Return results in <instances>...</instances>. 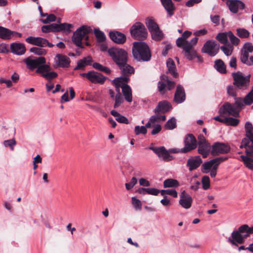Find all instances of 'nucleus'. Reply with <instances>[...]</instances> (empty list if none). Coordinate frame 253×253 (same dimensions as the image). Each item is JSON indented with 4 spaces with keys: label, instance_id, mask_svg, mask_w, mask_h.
<instances>
[{
    "label": "nucleus",
    "instance_id": "nucleus-7",
    "mask_svg": "<svg viewBox=\"0 0 253 253\" xmlns=\"http://www.w3.org/2000/svg\"><path fill=\"white\" fill-rule=\"evenodd\" d=\"M80 75L82 77L86 78L93 84H103L107 79V77L104 76L101 73L94 71H90L87 73H81Z\"/></svg>",
    "mask_w": 253,
    "mask_h": 253
},
{
    "label": "nucleus",
    "instance_id": "nucleus-54",
    "mask_svg": "<svg viewBox=\"0 0 253 253\" xmlns=\"http://www.w3.org/2000/svg\"><path fill=\"white\" fill-rule=\"evenodd\" d=\"M237 35L241 38H247L250 36L248 30L244 28H238L237 29Z\"/></svg>",
    "mask_w": 253,
    "mask_h": 253
},
{
    "label": "nucleus",
    "instance_id": "nucleus-60",
    "mask_svg": "<svg viewBox=\"0 0 253 253\" xmlns=\"http://www.w3.org/2000/svg\"><path fill=\"white\" fill-rule=\"evenodd\" d=\"M46 18L45 19H42L41 21L44 24H47L51 22H54L56 20V16L53 14H51L49 15H47Z\"/></svg>",
    "mask_w": 253,
    "mask_h": 253
},
{
    "label": "nucleus",
    "instance_id": "nucleus-36",
    "mask_svg": "<svg viewBox=\"0 0 253 253\" xmlns=\"http://www.w3.org/2000/svg\"><path fill=\"white\" fill-rule=\"evenodd\" d=\"M73 27V25L71 24L67 23L58 24V32H61L63 33H70L72 32L71 28Z\"/></svg>",
    "mask_w": 253,
    "mask_h": 253
},
{
    "label": "nucleus",
    "instance_id": "nucleus-11",
    "mask_svg": "<svg viewBox=\"0 0 253 253\" xmlns=\"http://www.w3.org/2000/svg\"><path fill=\"white\" fill-rule=\"evenodd\" d=\"M232 76L234 80L233 84L236 88L242 90H245L248 88L249 84L243 79V76L241 72L238 71L236 73H233Z\"/></svg>",
    "mask_w": 253,
    "mask_h": 253
},
{
    "label": "nucleus",
    "instance_id": "nucleus-51",
    "mask_svg": "<svg viewBox=\"0 0 253 253\" xmlns=\"http://www.w3.org/2000/svg\"><path fill=\"white\" fill-rule=\"evenodd\" d=\"M161 195L162 196H166V195H169L172 196L174 198H176L177 197V192L174 189H167V190H160Z\"/></svg>",
    "mask_w": 253,
    "mask_h": 253
},
{
    "label": "nucleus",
    "instance_id": "nucleus-59",
    "mask_svg": "<svg viewBox=\"0 0 253 253\" xmlns=\"http://www.w3.org/2000/svg\"><path fill=\"white\" fill-rule=\"evenodd\" d=\"M134 131L136 135H139L140 134H146L147 132V130L143 126H136L134 127Z\"/></svg>",
    "mask_w": 253,
    "mask_h": 253
},
{
    "label": "nucleus",
    "instance_id": "nucleus-16",
    "mask_svg": "<svg viewBox=\"0 0 253 253\" xmlns=\"http://www.w3.org/2000/svg\"><path fill=\"white\" fill-rule=\"evenodd\" d=\"M172 108L171 104L167 100L160 101L154 110L156 114H164L169 111Z\"/></svg>",
    "mask_w": 253,
    "mask_h": 253
},
{
    "label": "nucleus",
    "instance_id": "nucleus-62",
    "mask_svg": "<svg viewBox=\"0 0 253 253\" xmlns=\"http://www.w3.org/2000/svg\"><path fill=\"white\" fill-rule=\"evenodd\" d=\"M131 200L132 204L135 209H140L141 208V201L139 199L133 197L131 198Z\"/></svg>",
    "mask_w": 253,
    "mask_h": 253
},
{
    "label": "nucleus",
    "instance_id": "nucleus-34",
    "mask_svg": "<svg viewBox=\"0 0 253 253\" xmlns=\"http://www.w3.org/2000/svg\"><path fill=\"white\" fill-rule=\"evenodd\" d=\"M122 90L125 100L128 102H132V91L130 86L129 85H126L122 87Z\"/></svg>",
    "mask_w": 253,
    "mask_h": 253
},
{
    "label": "nucleus",
    "instance_id": "nucleus-61",
    "mask_svg": "<svg viewBox=\"0 0 253 253\" xmlns=\"http://www.w3.org/2000/svg\"><path fill=\"white\" fill-rule=\"evenodd\" d=\"M187 42V41L182 39V38L180 37L176 40V43L178 47L182 48L183 49V47L186 45Z\"/></svg>",
    "mask_w": 253,
    "mask_h": 253
},
{
    "label": "nucleus",
    "instance_id": "nucleus-43",
    "mask_svg": "<svg viewBox=\"0 0 253 253\" xmlns=\"http://www.w3.org/2000/svg\"><path fill=\"white\" fill-rule=\"evenodd\" d=\"M215 163V162L214 159L211 160L208 162H205L202 165V169H203V170H202L203 172L205 173H207L208 172H209Z\"/></svg>",
    "mask_w": 253,
    "mask_h": 253
},
{
    "label": "nucleus",
    "instance_id": "nucleus-22",
    "mask_svg": "<svg viewBox=\"0 0 253 253\" xmlns=\"http://www.w3.org/2000/svg\"><path fill=\"white\" fill-rule=\"evenodd\" d=\"M241 148L244 147L247 155L253 158V142L248 138H243L242 141Z\"/></svg>",
    "mask_w": 253,
    "mask_h": 253
},
{
    "label": "nucleus",
    "instance_id": "nucleus-23",
    "mask_svg": "<svg viewBox=\"0 0 253 253\" xmlns=\"http://www.w3.org/2000/svg\"><path fill=\"white\" fill-rule=\"evenodd\" d=\"M241 148L244 147L247 155L253 158V142L248 138H243L242 141Z\"/></svg>",
    "mask_w": 253,
    "mask_h": 253
},
{
    "label": "nucleus",
    "instance_id": "nucleus-24",
    "mask_svg": "<svg viewBox=\"0 0 253 253\" xmlns=\"http://www.w3.org/2000/svg\"><path fill=\"white\" fill-rule=\"evenodd\" d=\"M11 52L16 55H21L26 51L25 45L22 43L13 42L10 45Z\"/></svg>",
    "mask_w": 253,
    "mask_h": 253
},
{
    "label": "nucleus",
    "instance_id": "nucleus-55",
    "mask_svg": "<svg viewBox=\"0 0 253 253\" xmlns=\"http://www.w3.org/2000/svg\"><path fill=\"white\" fill-rule=\"evenodd\" d=\"M235 102L233 105L239 110V111H241L242 108L244 106V99H243L241 97H236L234 98Z\"/></svg>",
    "mask_w": 253,
    "mask_h": 253
},
{
    "label": "nucleus",
    "instance_id": "nucleus-17",
    "mask_svg": "<svg viewBox=\"0 0 253 253\" xmlns=\"http://www.w3.org/2000/svg\"><path fill=\"white\" fill-rule=\"evenodd\" d=\"M109 37L114 42L122 44H124L126 40V35L117 31H113L109 32Z\"/></svg>",
    "mask_w": 253,
    "mask_h": 253
},
{
    "label": "nucleus",
    "instance_id": "nucleus-40",
    "mask_svg": "<svg viewBox=\"0 0 253 253\" xmlns=\"http://www.w3.org/2000/svg\"><path fill=\"white\" fill-rule=\"evenodd\" d=\"M150 33L151 34L152 39L156 41H161L164 37L163 33L160 29L159 27L158 29L153 31Z\"/></svg>",
    "mask_w": 253,
    "mask_h": 253
},
{
    "label": "nucleus",
    "instance_id": "nucleus-14",
    "mask_svg": "<svg viewBox=\"0 0 253 253\" xmlns=\"http://www.w3.org/2000/svg\"><path fill=\"white\" fill-rule=\"evenodd\" d=\"M193 199L191 196L185 191L181 192L180 195L179 204L181 207L185 209H188L191 207Z\"/></svg>",
    "mask_w": 253,
    "mask_h": 253
},
{
    "label": "nucleus",
    "instance_id": "nucleus-4",
    "mask_svg": "<svg viewBox=\"0 0 253 253\" xmlns=\"http://www.w3.org/2000/svg\"><path fill=\"white\" fill-rule=\"evenodd\" d=\"M108 52L117 66L122 65L128 61L127 52L123 48L111 47L108 49Z\"/></svg>",
    "mask_w": 253,
    "mask_h": 253
},
{
    "label": "nucleus",
    "instance_id": "nucleus-18",
    "mask_svg": "<svg viewBox=\"0 0 253 253\" xmlns=\"http://www.w3.org/2000/svg\"><path fill=\"white\" fill-rule=\"evenodd\" d=\"M203 160L200 156L191 157L187 160L186 166L189 170L191 171L199 168Z\"/></svg>",
    "mask_w": 253,
    "mask_h": 253
},
{
    "label": "nucleus",
    "instance_id": "nucleus-20",
    "mask_svg": "<svg viewBox=\"0 0 253 253\" xmlns=\"http://www.w3.org/2000/svg\"><path fill=\"white\" fill-rule=\"evenodd\" d=\"M198 153L201 155L203 158H207L211 153V146L209 142L202 143V144H197Z\"/></svg>",
    "mask_w": 253,
    "mask_h": 253
},
{
    "label": "nucleus",
    "instance_id": "nucleus-42",
    "mask_svg": "<svg viewBox=\"0 0 253 253\" xmlns=\"http://www.w3.org/2000/svg\"><path fill=\"white\" fill-rule=\"evenodd\" d=\"M228 32L218 33L216 36V39L222 44H227L228 42Z\"/></svg>",
    "mask_w": 253,
    "mask_h": 253
},
{
    "label": "nucleus",
    "instance_id": "nucleus-31",
    "mask_svg": "<svg viewBox=\"0 0 253 253\" xmlns=\"http://www.w3.org/2000/svg\"><path fill=\"white\" fill-rule=\"evenodd\" d=\"M161 2L169 16L173 15L175 7L171 0H161Z\"/></svg>",
    "mask_w": 253,
    "mask_h": 253
},
{
    "label": "nucleus",
    "instance_id": "nucleus-57",
    "mask_svg": "<svg viewBox=\"0 0 253 253\" xmlns=\"http://www.w3.org/2000/svg\"><path fill=\"white\" fill-rule=\"evenodd\" d=\"M237 89L236 87L233 85H229L227 87V94L234 98L237 97Z\"/></svg>",
    "mask_w": 253,
    "mask_h": 253
},
{
    "label": "nucleus",
    "instance_id": "nucleus-35",
    "mask_svg": "<svg viewBox=\"0 0 253 253\" xmlns=\"http://www.w3.org/2000/svg\"><path fill=\"white\" fill-rule=\"evenodd\" d=\"M246 137L253 142V126L251 123L247 122L245 125Z\"/></svg>",
    "mask_w": 253,
    "mask_h": 253
},
{
    "label": "nucleus",
    "instance_id": "nucleus-10",
    "mask_svg": "<svg viewBox=\"0 0 253 253\" xmlns=\"http://www.w3.org/2000/svg\"><path fill=\"white\" fill-rule=\"evenodd\" d=\"M230 150L231 148L228 144L216 142L211 145V154L212 156H217L219 154H227Z\"/></svg>",
    "mask_w": 253,
    "mask_h": 253
},
{
    "label": "nucleus",
    "instance_id": "nucleus-63",
    "mask_svg": "<svg viewBox=\"0 0 253 253\" xmlns=\"http://www.w3.org/2000/svg\"><path fill=\"white\" fill-rule=\"evenodd\" d=\"M116 120L120 123H123L125 124H128L129 122L128 119L125 116L120 115L117 118H116Z\"/></svg>",
    "mask_w": 253,
    "mask_h": 253
},
{
    "label": "nucleus",
    "instance_id": "nucleus-30",
    "mask_svg": "<svg viewBox=\"0 0 253 253\" xmlns=\"http://www.w3.org/2000/svg\"><path fill=\"white\" fill-rule=\"evenodd\" d=\"M13 31L0 26V39L3 40H8L12 37Z\"/></svg>",
    "mask_w": 253,
    "mask_h": 253
},
{
    "label": "nucleus",
    "instance_id": "nucleus-2",
    "mask_svg": "<svg viewBox=\"0 0 253 253\" xmlns=\"http://www.w3.org/2000/svg\"><path fill=\"white\" fill-rule=\"evenodd\" d=\"M132 53L133 58L138 62H148L151 59L150 48L145 42H134L133 43Z\"/></svg>",
    "mask_w": 253,
    "mask_h": 253
},
{
    "label": "nucleus",
    "instance_id": "nucleus-9",
    "mask_svg": "<svg viewBox=\"0 0 253 253\" xmlns=\"http://www.w3.org/2000/svg\"><path fill=\"white\" fill-rule=\"evenodd\" d=\"M184 146L181 148L182 153H187L197 147V140L192 133L187 134L184 138Z\"/></svg>",
    "mask_w": 253,
    "mask_h": 253
},
{
    "label": "nucleus",
    "instance_id": "nucleus-45",
    "mask_svg": "<svg viewBox=\"0 0 253 253\" xmlns=\"http://www.w3.org/2000/svg\"><path fill=\"white\" fill-rule=\"evenodd\" d=\"M176 127V119L172 117L169 119L165 125V127L169 130H172Z\"/></svg>",
    "mask_w": 253,
    "mask_h": 253
},
{
    "label": "nucleus",
    "instance_id": "nucleus-53",
    "mask_svg": "<svg viewBox=\"0 0 253 253\" xmlns=\"http://www.w3.org/2000/svg\"><path fill=\"white\" fill-rule=\"evenodd\" d=\"M30 51L38 55H45L46 53L45 49L39 47H32L30 49Z\"/></svg>",
    "mask_w": 253,
    "mask_h": 253
},
{
    "label": "nucleus",
    "instance_id": "nucleus-58",
    "mask_svg": "<svg viewBox=\"0 0 253 253\" xmlns=\"http://www.w3.org/2000/svg\"><path fill=\"white\" fill-rule=\"evenodd\" d=\"M202 183L203 185V188L204 190L208 189L210 187V180L209 177L207 175L203 176L202 178Z\"/></svg>",
    "mask_w": 253,
    "mask_h": 253
},
{
    "label": "nucleus",
    "instance_id": "nucleus-15",
    "mask_svg": "<svg viewBox=\"0 0 253 253\" xmlns=\"http://www.w3.org/2000/svg\"><path fill=\"white\" fill-rule=\"evenodd\" d=\"M186 99V94L183 86L179 84L177 85L174 95L173 101L177 104L183 103Z\"/></svg>",
    "mask_w": 253,
    "mask_h": 253
},
{
    "label": "nucleus",
    "instance_id": "nucleus-56",
    "mask_svg": "<svg viewBox=\"0 0 253 253\" xmlns=\"http://www.w3.org/2000/svg\"><path fill=\"white\" fill-rule=\"evenodd\" d=\"M115 102L114 107L117 108L119 107L123 101V98L121 93H117L115 97Z\"/></svg>",
    "mask_w": 253,
    "mask_h": 253
},
{
    "label": "nucleus",
    "instance_id": "nucleus-41",
    "mask_svg": "<svg viewBox=\"0 0 253 253\" xmlns=\"http://www.w3.org/2000/svg\"><path fill=\"white\" fill-rule=\"evenodd\" d=\"M220 48L227 56L231 55L234 49L233 46L229 43L225 44V45L221 46H219V49Z\"/></svg>",
    "mask_w": 253,
    "mask_h": 253
},
{
    "label": "nucleus",
    "instance_id": "nucleus-47",
    "mask_svg": "<svg viewBox=\"0 0 253 253\" xmlns=\"http://www.w3.org/2000/svg\"><path fill=\"white\" fill-rule=\"evenodd\" d=\"M241 157L246 166L249 169L253 170V159L244 155H242Z\"/></svg>",
    "mask_w": 253,
    "mask_h": 253
},
{
    "label": "nucleus",
    "instance_id": "nucleus-49",
    "mask_svg": "<svg viewBox=\"0 0 253 253\" xmlns=\"http://www.w3.org/2000/svg\"><path fill=\"white\" fill-rule=\"evenodd\" d=\"M225 123L226 125L233 126H237L239 123V120L236 118L232 117H226L224 118Z\"/></svg>",
    "mask_w": 253,
    "mask_h": 253
},
{
    "label": "nucleus",
    "instance_id": "nucleus-21",
    "mask_svg": "<svg viewBox=\"0 0 253 253\" xmlns=\"http://www.w3.org/2000/svg\"><path fill=\"white\" fill-rule=\"evenodd\" d=\"M55 59L58 67L68 68L70 66V59L66 55L58 54L55 56Z\"/></svg>",
    "mask_w": 253,
    "mask_h": 253
},
{
    "label": "nucleus",
    "instance_id": "nucleus-33",
    "mask_svg": "<svg viewBox=\"0 0 253 253\" xmlns=\"http://www.w3.org/2000/svg\"><path fill=\"white\" fill-rule=\"evenodd\" d=\"M213 67L217 71L221 74H225L226 73V65L220 59L215 60Z\"/></svg>",
    "mask_w": 253,
    "mask_h": 253
},
{
    "label": "nucleus",
    "instance_id": "nucleus-8",
    "mask_svg": "<svg viewBox=\"0 0 253 253\" xmlns=\"http://www.w3.org/2000/svg\"><path fill=\"white\" fill-rule=\"evenodd\" d=\"M219 44L213 40H208L204 44L201 51L211 57L215 56L219 52Z\"/></svg>",
    "mask_w": 253,
    "mask_h": 253
},
{
    "label": "nucleus",
    "instance_id": "nucleus-38",
    "mask_svg": "<svg viewBox=\"0 0 253 253\" xmlns=\"http://www.w3.org/2000/svg\"><path fill=\"white\" fill-rule=\"evenodd\" d=\"M146 25L150 33L156 29H158L159 27L158 25L154 21L152 18H148L146 19Z\"/></svg>",
    "mask_w": 253,
    "mask_h": 253
},
{
    "label": "nucleus",
    "instance_id": "nucleus-27",
    "mask_svg": "<svg viewBox=\"0 0 253 253\" xmlns=\"http://www.w3.org/2000/svg\"><path fill=\"white\" fill-rule=\"evenodd\" d=\"M167 67L168 70L167 73L170 74L173 78H175L178 77V74L176 71L175 62L172 59L169 58L167 60Z\"/></svg>",
    "mask_w": 253,
    "mask_h": 253
},
{
    "label": "nucleus",
    "instance_id": "nucleus-19",
    "mask_svg": "<svg viewBox=\"0 0 253 253\" xmlns=\"http://www.w3.org/2000/svg\"><path fill=\"white\" fill-rule=\"evenodd\" d=\"M230 11L233 13H237L239 10L245 8L244 3L240 0H231L228 3Z\"/></svg>",
    "mask_w": 253,
    "mask_h": 253
},
{
    "label": "nucleus",
    "instance_id": "nucleus-50",
    "mask_svg": "<svg viewBox=\"0 0 253 253\" xmlns=\"http://www.w3.org/2000/svg\"><path fill=\"white\" fill-rule=\"evenodd\" d=\"M253 51V45L251 42H246L242 48L241 49L240 53L246 52V54H249Z\"/></svg>",
    "mask_w": 253,
    "mask_h": 253
},
{
    "label": "nucleus",
    "instance_id": "nucleus-48",
    "mask_svg": "<svg viewBox=\"0 0 253 253\" xmlns=\"http://www.w3.org/2000/svg\"><path fill=\"white\" fill-rule=\"evenodd\" d=\"M244 102L247 105H250L253 103V87L252 90L245 96Z\"/></svg>",
    "mask_w": 253,
    "mask_h": 253
},
{
    "label": "nucleus",
    "instance_id": "nucleus-13",
    "mask_svg": "<svg viewBox=\"0 0 253 253\" xmlns=\"http://www.w3.org/2000/svg\"><path fill=\"white\" fill-rule=\"evenodd\" d=\"M239 110L233 104L228 102L224 103L219 109V113L220 115L228 114L236 117L239 116Z\"/></svg>",
    "mask_w": 253,
    "mask_h": 253
},
{
    "label": "nucleus",
    "instance_id": "nucleus-39",
    "mask_svg": "<svg viewBox=\"0 0 253 253\" xmlns=\"http://www.w3.org/2000/svg\"><path fill=\"white\" fill-rule=\"evenodd\" d=\"M164 188L177 187L179 184L178 181L174 179L168 178L163 182Z\"/></svg>",
    "mask_w": 253,
    "mask_h": 253
},
{
    "label": "nucleus",
    "instance_id": "nucleus-1",
    "mask_svg": "<svg viewBox=\"0 0 253 253\" xmlns=\"http://www.w3.org/2000/svg\"><path fill=\"white\" fill-rule=\"evenodd\" d=\"M24 62L29 70L33 71L37 69L36 73L40 74L42 77L48 82L58 76L56 72L51 71V68L49 65L46 64V59L43 56L38 57L30 56L25 59Z\"/></svg>",
    "mask_w": 253,
    "mask_h": 253
},
{
    "label": "nucleus",
    "instance_id": "nucleus-5",
    "mask_svg": "<svg viewBox=\"0 0 253 253\" xmlns=\"http://www.w3.org/2000/svg\"><path fill=\"white\" fill-rule=\"evenodd\" d=\"M130 33L134 39L139 41L145 40L148 36V32L144 25L140 22H135L131 26Z\"/></svg>",
    "mask_w": 253,
    "mask_h": 253
},
{
    "label": "nucleus",
    "instance_id": "nucleus-52",
    "mask_svg": "<svg viewBox=\"0 0 253 253\" xmlns=\"http://www.w3.org/2000/svg\"><path fill=\"white\" fill-rule=\"evenodd\" d=\"M228 38H229L232 44L237 46L240 42V39L236 37L231 31L228 32Z\"/></svg>",
    "mask_w": 253,
    "mask_h": 253
},
{
    "label": "nucleus",
    "instance_id": "nucleus-26",
    "mask_svg": "<svg viewBox=\"0 0 253 253\" xmlns=\"http://www.w3.org/2000/svg\"><path fill=\"white\" fill-rule=\"evenodd\" d=\"M121 70L123 76L128 77L134 73V68L130 65L127 64V62H125L122 65L118 66Z\"/></svg>",
    "mask_w": 253,
    "mask_h": 253
},
{
    "label": "nucleus",
    "instance_id": "nucleus-32",
    "mask_svg": "<svg viewBox=\"0 0 253 253\" xmlns=\"http://www.w3.org/2000/svg\"><path fill=\"white\" fill-rule=\"evenodd\" d=\"M241 62L248 66L253 65V56H249V54H246L245 52L240 53Z\"/></svg>",
    "mask_w": 253,
    "mask_h": 253
},
{
    "label": "nucleus",
    "instance_id": "nucleus-46",
    "mask_svg": "<svg viewBox=\"0 0 253 253\" xmlns=\"http://www.w3.org/2000/svg\"><path fill=\"white\" fill-rule=\"evenodd\" d=\"M94 34L98 42H103L106 39L104 33L99 29H95Z\"/></svg>",
    "mask_w": 253,
    "mask_h": 253
},
{
    "label": "nucleus",
    "instance_id": "nucleus-29",
    "mask_svg": "<svg viewBox=\"0 0 253 253\" xmlns=\"http://www.w3.org/2000/svg\"><path fill=\"white\" fill-rule=\"evenodd\" d=\"M92 63V58L90 56L84 57L78 61L77 65L75 67V70H78L83 69L86 65H90Z\"/></svg>",
    "mask_w": 253,
    "mask_h": 253
},
{
    "label": "nucleus",
    "instance_id": "nucleus-64",
    "mask_svg": "<svg viewBox=\"0 0 253 253\" xmlns=\"http://www.w3.org/2000/svg\"><path fill=\"white\" fill-rule=\"evenodd\" d=\"M147 194L151 195L157 196L160 193V190L155 188H147Z\"/></svg>",
    "mask_w": 253,
    "mask_h": 253
},
{
    "label": "nucleus",
    "instance_id": "nucleus-6",
    "mask_svg": "<svg viewBox=\"0 0 253 253\" xmlns=\"http://www.w3.org/2000/svg\"><path fill=\"white\" fill-rule=\"evenodd\" d=\"M91 31V28L87 25H83L78 28L72 36V39L73 43L78 47L84 48V47L82 45V41L84 37Z\"/></svg>",
    "mask_w": 253,
    "mask_h": 253
},
{
    "label": "nucleus",
    "instance_id": "nucleus-12",
    "mask_svg": "<svg viewBox=\"0 0 253 253\" xmlns=\"http://www.w3.org/2000/svg\"><path fill=\"white\" fill-rule=\"evenodd\" d=\"M149 149L153 151L160 159L164 161L167 162L172 159V156L169 154V151L164 146H150Z\"/></svg>",
    "mask_w": 253,
    "mask_h": 253
},
{
    "label": "nucleus",
    "instance_id": "nucleus-3",
    "mask_svg": "<svg viewBox=\"0 0 253 253\" xmlns=\"http://www.w3.org/2000/svg\"><path fill=\"white\" fill-rule=\"evenodd\" d=\"M253 233V226L250 227L247 224H243L232 232L227 241L232 245L238 247V244H243L245 239Z\"/></svg>",
    "mask_w": 253,
    "mask_h": 253
},
{
    "label": "nucleus",
    "instance_id": "nucleus-44",
    "mask_svg": "<svg viewBox=\"0 0 253 253\" xmlns=\"http://www.w3.org/2000/svg\"><path fill=\"white\" fill-rule=\"evenodd\" d=\"M161 79L167 82L166 87L169 90L173 89L175 86V83L169 80V77L166 75L161 76Z\"/></svg>",
    "mask_w": 253,
    "mask_h": 253
},
{
    "label": "nucleus",
    "instance_id": "nucleus-25",
    "mask_svg": "<svg viewBox=\"0 0 253 253\" xmlns=\"http://www.w3.org/2000/svg\"><path fill=\"white\" fill-rule=\"evenodd\" d=\"M183 52L188 60H192L197 56V53L195 49L189 45H185L183 47Z\"/></svg>",
    "mask_w": 253,
    "mask_h": 253
},
{
    "label": "nucleus",
    "instance_id": "nucleus-28",
    "mask_svg": "<svg viewBox=\"0 0 253 253\" xmlns=\"http://www.w3.org/2000/svg\"><path fill=\"white\" fill-rule=\"evenodd\" d=\"M129 81V77L122 76L119 77L115 78L112 81V83L115 88H118V87H121V88H122L124 86L128 85L127 83Z\"/></svg>",
    "mask_w": 253,
    "mask_h": 253
},
{
    "label": "nucleus",
    "instance_id": "nucleus-37",
    "mask_svg": "<svg viewBox=\"0 0 253 253\" xmlns=\"http://www.w3.org/2000/svg\"><path fill=\"white\" fill-rule=\"evenodd\" d=\"M36 46L41 47H44L47 46L49 47H52L54 46V44L49 42L46 39L38 37Z\"/></svg>",
    "mask_w": 253,
    "mask_h": 253
}]
</instances>
